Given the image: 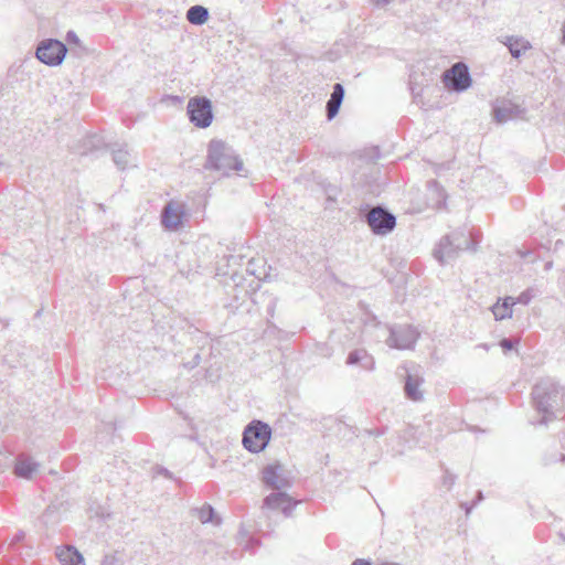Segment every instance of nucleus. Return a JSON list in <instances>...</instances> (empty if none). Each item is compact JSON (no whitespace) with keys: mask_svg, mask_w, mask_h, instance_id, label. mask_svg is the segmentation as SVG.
I'll return each instance as SVG.
<instances>
[{"mask_svg":"<svg viewBox=\"0 0 565 565\" xmlns=\"http://www.w3.org/2000/svg\"><path fill=\"white\" fill-rule=\"evenodd\" d=\"M533 298L530 289L521 292L518 298H514L515 303L527 305Z\"/></svg>","mask_w":565,"mask_h":565,"instance_id":"27","label":"nucleus"},{"mask_svg":"<svg viewBox=\"0 0 565 565\" xmlns=\"http://www.w3.org/2000/svg\"><path fill=\"white\" fill-rule=\"evenodd\" d=\"M362 364V367L367 371L374 369L375 362L372 355H370L364 349H356L349 353L347 358L348 365Z\"/></svg>","mask_w":565,"mask_h":565,"instance_id":"16","label":"nucleus"},{"mask_svg":"<svg viewBox=\"0 0 565 565\" xmlns=\"http://www.w3.org/2000/svg\"><path fill=\"white\" fill-rule=\"evenodd\" d=\"M341 104V100L334 99L330 96V99L327 102L326 105L328 120H332L338 115Z\"/></svg>","mask_w":565,"mask_h":565,"instance_id":"23","label":"nucleus"},{"mask_svg":"<svg viewBox=\"0 0 565 565\" xmlns=\"http://www.w3.org/2000/svg\"><path fill=\"white\" fill-rule=\"evenodd\" d=\"M381 565H401V564L393 563V562H385V563H382Z\"/></svg>","mask_w":565,"mask_h":565,"instance_id":"40","label":"nucleus"},{"mask_svg":"<svg viewBox=\"0 0 565 565\" xmlns=\"http://www.w3.org/2000/svg\"><path fill=\"white\" fill-rule=\"evenodd\" d=\"M201 363V354L200 353H195L193 359L186 363H184L183 365L186 367V369H194L195 366H198L199 364Z\"/></svg>","mask_w":565,"mask_h":565,"instance_id":"31","label":"nucleus"},{"mask_svg":"<svg viewBox=\"0 0 565 565\" xmlns=\"http://www.w3.org/2000/svg\"><path fill=\"white\" fill-rule=\"evenodd\" d=\"M205 169L215 170L223 175H228L231 171H241L243 161L235 151L222 140H211L207 148V159Z\"/></svg>","mask_w":565,"mask_h":565,"instance_id":"2","label":"nucleus"},{"mask_svg":"<svg viewBox=\"0 0 565 565\" xmlns=\"http://www.w3.org/2000/svg\"><path fill=\"white\" fill-rule=\"evenodd\" d=\"M271 428L262 420H253L244 430L243 445L252 452H259L268 445Z\"/></svg>","mask_w":565,"mask_h":565,"instance_id":"5","label":"nucleus"},{"mask_svg":"<svg viewBox=\"0 0 565 565\" xmlns=\"http://www.w3.org/2000/svg\"><path fill=\"white\" fill-rule=\"evenodd\" d=\"M186 114L192 125L205 129L211 126L214 118L212 102L205 96L191 97L186 105Z\"/></svg>","mask_w":565,"mask_h":565,"instance_id":"4","label":"nucleus"},{"mask_svg":"<svg viewBox=\"0 0 565 565\" xmlns=\"http://www.w3.org/2000/svg\"><path fill=\"white\" fill-rule=\"evenodd\" d=\"M483 499V494L481 491H478L477 493V501L473 502V504L471 507H468L467 503H462L461 505L466 509V513H470L471 509L473 505H476L477 502L481 501Z\"/></svg>","mask_w":565,"mask_h":565,"instance_id":"32","label":"nucleus"},{"mask_svg":"<svg viewBox=\"0 0 565 565\" xmlns=\"http://www.w3.org/2000/svg\"><path fill=\"white\" fill-rule=\"evenodd\" d=\"M390 337L386 343L391 348L409 349L418 339L419 333L412 326L388 327Z\"/></svg>","mask_w":565,"mask_h":565,"instance_id":"10","label":"nucleus"},{"mask_svg":"<svg viewBox=\"0 0 565 565\" xmlns=\"http://www.w3.org/2000/svg\"><path fill=\"white\" fill-rule=\"evenodd\" d=\"M475 244L476 242L471 233H466L465 230H456L440 239L433 255L444 265L457 258L462 250H476Z\"/></svg>","mask_w":565,"mask_h":565,"instance_id":"3","label":"nucleus"},{"mask_svg":"<svg viewBox=\"0 0 565 565\" xmlns=\"http://www.w3.org/2000/svg\"><path fill=\"white\" fill-rule=\"evenodd\" d=\"M193 514L198 516V519L203 523H215L216 525L221 524V518L215 516V512L212 505L205 503L201 508L193 509Z\"/></svg>","mask_w":565,"mask_h":565,"instance_id":"21","label":"nucleus"},{"mask_svg":"<svg viewBox=\"0 0 565 565\" xmlns=\"http://www.w3.org/2000/svg\"><path fill=\"white\" fill-rule=\"evenodd\" d=\"M56 556L63 565H85L83 555L74 546H65Z\"/></svg>","mask_w":565,"mask_h":565,"instance_id":"18","label":"nucleus"},{"mask_svg":"<svg viewBox=\"0 0 565 565\" xmlns=\"http://www.w3.org/2000/svg\"><path fill=\"white\" fill-rule=\"evenodd\" d=\"M518 343V341H513L511 339H508V338H503L501 341H500V347L504 350V351H510L514 348V345Z\"/></svg>","mask_w":565,"mask_h":565,"instance_id":"30","label":"nucleus"},{"mask_svg":"<svg viewBox=\"0 0 565 565\" xmlns=\"http://www.w3.org/2000/svg\"><path fill=\"white\" fill-rule=\"evenodd\" d=\"M483 349L488 350V345L487 344H482L481 345Z\"/></svg>","mask_w":565,"mask_h":565,"instance_id":"43","label":"nucleus"},{"mask_svg":"<svg viewBox=\"0 0 565 565\" xmlns=\"http://www.w3.org/2000/svg\"><path fill=\"white\" fill-rule=\"evenodd\" d=\"M513 108L511 107H498L494 109V116L498 122H507L513 118Z\"/></svg>","mask_w":565,"mask_h":565,"instance_id":"24","label":"nucleus"},{"mask_svg":"<svg viewBox=\"0 0 565 565\" xmlns=\"http://www.w3.org/2000/svg\"><path fill=\"white\" fill-rule=\"evenodd\" d=\"M25 536V533L23 531H19L12 539V542L11 544H17L19 543L20 541H22Z\"/></svg>","mask_w":565,"mask_h":565,"instance_id":"34","label":"nucleus"},{"mask_svg":"<svg viewBox=\"0 0 565 565\" xmlns=\"http://www.w3.org/2000/svg\"><path fill=\"white\" fill-rule=\"evenodd\" d=\"M551 268H552V262H547V263L545 264V270H548V269H551Z\"/></svg>","mask_w":565,"mask_h":565,"instance_id":"39","label":"nucleus"},{"mask_svg":"<svg viewBox=\"0 0 565 565\" xmlns=\"http://www.w3.org/2000/svg\"><path fill=\"white\" fill-rule=\"evenodd\" d=\"M113 160L119 170H125L129 163V152L124 148L114 150Z\"/></svg>","mask_w":565,"mask_h":565,"instance_id":"22","label":"nucleus"},{"mask_svg":"<svg viewBox=\"0 0 565 565\" xmlns=\"http://www.w3.org/2000/svg\"><path fill=\"white\" fill-rule=\"evenodd\" d=\"M443 81L447 88L458 93L467 90L472 84L469 68L462 62L454 64L449 70L444 72Z\"/></svg>","mask_w":565,"mask_h":565,"instance_id":"7","label":"nucleus"},{"mask_svg":"<svg viewBox=\"0 0 565 565\" xmlns=\"http://www.w3.org/2000/svg\"><path fill=\"white\" fill-rule=\"evenodd\" d=\"M262 481L266 487L276 491H282L292 486L291 479L288 477L284 465L280 462L264 467L262 470Z\"/></svg>","mask_w":565,"mask_h":565,"instance_id":"9","label":"nucleus"},{"mask_svg":"<svg viewBox=\"0 0 565 565\" xmlns=\"http://www.w3.org/2000/svg\"><path fill=\"white\" fill-rule=\"evenodd\" d=\"M366 223L374 234L386 235L395 228L396 217L385 207L376 206L366 214Z\"/></svg>","mask_w":565,"mask_h":565,"instance_id":"8","label":"nucleus"},{"mask_svg":"<svg viewBox=\"0 0 565 565\" xmlns=\"http://www.w3.org/2000/svg\"><path fill=\"white\" fill-rule=\"evenodd\" d=\"M67 53L66 45L55 39L42 41L36 49V57L40 62L49 66H57L62 64Z\"/></svg>","mask_w":565,"mask_h":565,"instance_id":"6","label":"nucleus"},{"mask_svg":"<svg viewBox=\"0 0 565 565\" xmlns=\"http://www.w3.org/2000/svg\"><path fill=\"white\" fill-rule=\"evenodd\" d=\"M102 565H124L122 559L113 554V555H106L102 562Z\"/></svg>","mask_w":565,"mask_h":565,"instance_id":"28","label":"nucleus"},{"mask_svg":"<svg viewBox=\"0 0 565 565\" xmlns=\"http://www.w3.org/2000/svg\"><path fill=\"white\" fill-rule=\"evenodd\" d=\"M66 41H67L70 44H76V45H78L82 50H85V49L82 46V43H81L79 38L77 36V34H76L74 31H68V32L66 33Z\"/></svg>","mask_w":565,"mask_h":565,"instance_id":"29","label":"nucleus"},{"mask_svg":"<svg viewBox=\"0 0 565 565\" xmlns=\"http://www.w3.org/2000/svg\"><path fill=\"white\" fill-rule=\"evenodd\" d=\"M159 472H160V473H162V475H164L166 477L171 478V473H170L167 469H164V468H161V469L159 470Z\"/></svg>","mask_w":565,"mask_h":565,"instance_id":"37","label":"nucleus"},{"mask_svg":"<svg viewBox=\"0 0 565 565\" xmlns=\"http://www.w3.org/2000/svg\"><path fill=\"white\" fill-rule=\"evenodd\" d=\"M427 189L429 205L436 210L445 207L447 193L443 185L436 180H430L427 182Z\"/></svg>","mask_w":565,"mask_h":565,"instance_id":"13","label":"nucleus"},{"mask_svg":"<svg viewBox=\"0 0 565 565\" xmlns=\"http://www.w3.org/2000/svg\"><path fill=\"white\" fill-rule=\"evenodd\" d=\"M424 380L418 374L408 373L405 379L404 392L408 399L419 402L424 398L420 385Z\"/></svg>","mask_w":565,"mask_h":565,"instance_id":"14","label":"nucleus"},{"mask_svg":"<svg viewBox=\"0 0 565 565\" xmlns=\"http://www.w3.org/2000/svg\"><path fill=\"white\" fill-rule=\"evenodd\" d=\"M184 215V204L171 200L162 209L161 224L168 231H177L182 226Z\"/></svg>","mask_w":565,"mask_h":565,"instance_id":"11","label":"nucleus"},{"mask_svg":"<svg viewBox=\"0 0 565 565\" xmlns=\"http://www.w3.org/2000/svg\"><path fill=\"white\" fill-rule=\"evenodd\" d=\"M39 463L28 457H19L14 466V473L24 479H31L33 473L38 471Z\"/></svg>","mask_w":565,"mask_h":565,"instance_id":"17","label":"nucleus"},{"mask_svg":"<svg viewBox=\"0 0 565 565\" xmlns=\"http://www.w3.org/2000/svg\"><path fill=\"white\" fill-rule=\"evenodd\" d=\"M561 461H565V455H561Z\"/></svg>","mask_w":565,"mask_h":565,"instance_id":"42","label":"nucleus"},{"mask_svg":"<svg viewBox=\"0 0 565 565\" xmlns=\"http://www.w3.org/2000/svg\"><path fill=\"white\" fill-rule=\"evenodd\" d=\"M532 397L536 411L542 417L536 423L546 425L556 417V414L565 406V388L552 379H543L535 384Z\"/></svg>","mask_w":565,"mask_h":565,"instance_id":"1","label":"nucleus"},{"mask_svg":"<svg viewBox=\"0 0 565 565\" xmlns=\"http://www.w3.org/2000/svg\"><path fill=\"white\" fill-rule=\"evenodd\" d=\"M186 19L194 25H202L209 19V10L203 6H192L186 12Z\"/></svg>","mask_w":565,"mask_h":565,"instance_id":"20","label":"nucleus"},{"mask_svg":"<svg viewBox=\"0 0 565 565\" xmlns=\"http://www.w3.org/2000/svg\"><path fill=\"white\" fill-rule=\"evenodd\" d=\"M276 305H277V299H271V301L267 308V312L271 318L274 317Z\"/></svg>","mask_w":565,"mask_h":565,"instance_id":"33","label":"nucleus"},{"mask_svg":"<svg viewBox=\"0 0 565 565\" xmlns=\"http://www.w3.org/2000/svg\"><path fill=\"white\" fill-rule=\"evenodd\" d=\"M370 1H371V3H373L376 7H385L391 2V0H370Z\"/></svg>","mask_w":565,"mask_h":565,"instance_id":"36","label":"nucleus"},{"mask_svg":"<svg viewBox=\"0 0 565 565\" xmlns=\"http://www.w3.org/2000/svg\"><path fill=\"white\" fill-rule=\"evenodd\" d=\"M502 43L508 46L509 52L514 58H519L532 47L531 43L522 36H505Z\"/></svg>","mask_w":565,"mask_h":565,"instance_id":"15","label":"nucleus"},{"mask_svg":"<svg viewBox=\"0 0 565 565\" xmlns=\"http://www.w3.org/2000/svg\"><path fill=\"white\" fill-rule=\"evenodd\" d=\"M369 434H370V435H376V436H379V435L384 434V430H377V431L370 430V431H369Z\"/></svg>","mask_w":565,"mask_h":565,"instance_id":"38","label":"nucleus"},{"mask_svg":"<svg viewBox=\"0 0 565 565\" xmlns=\"http://www.w3.org/2000/svg\"><path fill=\"white\" fill-rule=\"evenodd\" d=\"M344 93L345 92H344L343 85L340 84V83H337L333 86V90L331 93V97L334 98V99H339V100L343 102Z\"/></svg>","mask_w":565,"mask_h":565,"instance_id":"26","label":"nucleus"},{"mask_svg":"<svg viewBox=\"0 0 565 565\" xmlns=\"http://www.w3.org/2000/svg\"><path fill=\"white\" fill-rule=\"evenodd\" d=\"M299 501L292 499L285 491H276L264 499V508L281 510L285 516H290Z\"/></svg>","mask_w":565,"mask_h":565,"instance_id":"12","label":"nucleus"},{"mask_svg":"<svg viewBox=\"0 0 565 565\" xmlns=\"http://www.w3.org/2000/svg\"><path fill=\"white\" fill-rule=\"evenodd\" d=\"M372 321H374V322H375V326H379V324H380V322L377 321V319H376V317H375V316H373V317H372Z\"/></svg>","mask_w":565,"mask_h":565,"instance_id":"41","label":"nucleus"},{"mask_svg":"<svg viewBox=\"0 0 565 565\" xmlns=\"http://www.w3.org/2000/svg\"><path fill=\"white\" fill-rule=\"evenodd\" d=\"M456 479L457 477L454 473H451L448 469L444 470L443 484L447 487V489H450L455 484Z\"/></svg>","mask_w":565,"mask_h":565,"instance_id":"25","label":"nucleus"},{"mask_svg":"<svg viewBox=\"0 0 565 565\" xmlns=\"http://www.w3.org/2000/svg\"><path fill=\"white\" fill-rule=\"evenodd\" d=\"M2 166H3V163L0 161V167H2Z\"/></svg>","mask_w":565,"mask_h":565,"instance_id":"44","label":"nucleus"},{"mask_svg":"<svg viewBox=\"0 0 565 565\" xmlns=\"http://www.w3.org/2000/svg\"><path fill=\"white\" fill-rule=\"evenodd\" d=\"M351 565H372L371 561L364 558H356Z\"/></svg>","mask_w":565,"mask_h":565,"instance_id":"35","label":"nucleus"},{"mask_svg":"<svg viewBox=\"0 0 565 565\" xmlns=\"http://www.w3.org/2000/svg\"><path fill=\"white\" fill-rule=\"evenodd\" d=\"M513 305H515L513 297H505L502 300V303L497 302L495 305H493L491 310H492V313H493L495 320H503L507 318H511L512 317L511 307Z\"/></svg>","mask_w":565,"mask_h":565,"instance_id":"19","label":"nucleus"}]
</instances>
